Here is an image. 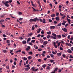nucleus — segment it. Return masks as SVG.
<instances>
[{"label":"nucleus","mask_w":73,"mask_h":73,"mask_svg":"<svg viewBox=\"0 0 73 73\" xmlns=\"http://www.w3.org/2000/svg\"><path fill=\"white\" fill-rule=\"evenodd\" d=\"M39 21V19H38L37 17L35 18L34 19H31L29 21L30 22H33L35 21L36 22V21Z\"/></svg>","instance_id":"f257e3e1"},{"label":"nucleus","mask_w":73,"mask_h":73,"mask_svg":"<svg viewBox=\"0 0 73 73\" xmlns=\"http://www.w3.org/2000/svg\"><path fill=\"white\" fill-rule=\"evenodd\" d=\"M9 3V1H6L5 3H3L7 7H9V5L8 4V3Z\"/></svg>","instance_id":"f03ea898"},{"label":"nucleus","mask_w":73,"mask_h":73,"mask_svg":"<svg viewBox=\"0 0 73 73\" xmlns=\"http://www.w3.org/2000/svg\"><path fill=\"white\" fill-rule=\"evenodd\" d=\"M62 30L64 31V32H67V29L66 28H65L64 29H62Z\"/></svg>","instance_id":"7ed1b4c3"},{"label":"nucleus","mask_w":73,"mask_h":73,"mask_svg":"<svg viewBox=\"0 0 73 73\" xmlns=\"http://www.w3.org/2000/svg\"><path fill=\"white\" fill-rule=\"evenodd\" d=\"M62 56L64 58H67V59H68V55L67 56H66V55H63Z\"/></svg>","instance_id":"20e7f679"},{"label":"nucleus","mask_w":73,"mask_h":73,"mask_svg":"<svg viewBox=\"0 0 73 73\" xmlns=\"http://www.w3.org/2000/svg\"><path fill=\"white\" fill-rule=\"evenodd\" d=\"M58 69V68H56L54 69V72H57Z\"/></svg>","instance_id":"39448f33"},{"label":"nucleus","mask_w":73,"mask_h":73,"mask_svg":"<svg viewBox=\"0 0 73 73\" xmlns=\"http://www.w3.org/2000/svg\"><path fill=\"white\" fill-rule=\"evenodd\" d=\"M31 40V38L30 37L27 40V43H29V41H30V40Z\"/></svg>","instance_id":"423d86ee"},{"label":"nucleus","mask_w":73,"mask_h":73,"mask_svg":"<svg viewBox=\"0 0 73 73\" xmlns=\"http://www.w3.org/2000/svg\"><path fill=\"white\" fill-rule=\"evenodd\" d=\"M68 52L69 53H72V51L70 50V49H69L67 50Z\"/></svg>","instance_id":"0eeeda50"},{"label":"nucleus","mask_w":73,"mask_h":73,"mask_svg":"<svg viewBox=\"0 0 73 73\" xmlns=\"http://www.w3.org/2000/svg\"><path fill=\"white\" fill-rule=\"evenodd\" d=\"M55 16H56V15L55 14H53L51 15V17H55Z\"/></svg>","instance_id":"6e6552de"},{"label":"nucleus","mask_w":73,"mask_h":73,"mask_svg":"<svg viewBox=\"0 0 73 73\" xmlns=\"http://www.w3.org/2000/svg\"><path fill=\"white\" fill-rule=\"evenodd\" d=\"M57 38L59 39H60L61 38V36L59 35H57Z\"/></svg>","instance_id":"1a4fd4ad"},{"label":"nucleus","mask_w":73,"mask_h":73,"mask_svg":"<svg viewBox=\"0 0 73 73\" xmlns=\"http://www.w3.org/2000/svg\"><path fill=\"white\" fill-rule=\"evenodd\" d=\"M30 69V67H28L27 68H25V69L27 71H28Z\"/></svg>","instance_id":"9d476101"},{"label":"nucleus","mask_w":73,"mask_h":73,"mask_svg":"<svg viewBox=\"0 0 73 73\" xmlns=\"http://www.w3.org/2000/svg\"><path fill=\"white\" fill-rule=\"evenodd\" d=\"M55 28V27L54 26H50V29H54Z\"/></svg>","instance_id":"9b49d317"},{"label":"nucleus","mask_w":73,"mask_h":73,"mask_svg":"<svg viewBox=\"0 0 73 73\" xmlns=\"http://www.w3.org/2000/svg\"><path fill=\"white\" fill-rule=\"evenodd\" d=\"M22 43L24 44H25L26 43V41L25 40H24L22 42Z\"/></svg>","instance_id":"f8f14e48"},{"label":"nucleus","mask_w":73,"mask_h":73,"mask_svg":"<svg viewBox=\"0 0 73 73\" xmlns=\"http://www.w3.org/2000/svg\"><path fill=\"white\" fill-rule=\"evenodd\" d=\"M47 43H48V42L47 41H45L44 42H43V44H44V45L47 44Z\"/></svg>","instance_id":"ddd939ff"},{"label":"nucleus","mask_w":73,"mask_h":73,"mask_svg":"<svg viewBox=\"0 0 73 73\" xmlns=\"http://www.w3.org/2000/svg\"><path fill=\"white\" fill-rule=\"evenodd\" d=\"M55 19L56 20L58 21H60V18L59 17H56L55 18Z\"/></svg>","instance_id":"4468645a"},{"label":"nucleus","mask_w":73,"mask_h":73,"mask_svg":"<svg viewBox=\"0 0 73 73\" xmlns=\"http://www.w3.org/2000/svg\"><path fill=\"white\" fill-rule=\"evenodd\" d=\"M33 35V33H31L30 34H29L28 36V37H29L30 36H31L32 35Z\"/></svg>","instance_id":"2eb2a0df"},{"label":"nucleus","mask_w":73,"mask_h":73,"mask_svg":"<svg viewBox=\"0 0 73 73\" xmlns=\"http://www.w3.org/2000/svg\"><path fill=\"white\" fill-rule=\"evenodd\" d=\"M34 48H35V49H37L38 48V47L37 46H36L35 45H34Z\"/></svg>","instance_id":"dca6fc26"},{"label":"nucleus","mask_w":73,"mask_h":73,"mask_svg":"<svg viewBox=\"0 0 73 73\" xmlns=\"http://www.w3.org/2000/svg\"><path fill=\"white\" fill-rule=\"evenodd\" d=\"M47 34L50 35L51 34V31H49L47 32Z\"/></svg>","instance_id":"f3484780"},{"label":"nucleus","mask_w":73,"mask_h":73,"mask_svg":"<svg viewBox=\"0 0 73 73\" xmlns=\"http://www.w3.org/2000/svg\"><path fill=\"white\" fill-rule=\"evenodd\" d=\"M41 30V29H38V30L37 31V33H39L40 32Z\"/></svg>","instance_id":"a211bd4d"},{"label":"nucleus","mask_w":73,"mask_h":73,"mask_svg":"<svg viewBox=\"0 0 73 73\" xmlns=\"http://www.w3.org/2000/svg\"><path fill=\"white\" fill-rule=\"evenodd\" d=\"M43 20H44V21H43V23H46L45 19H43Z\"/></svg>","instance_id":"6ab92c4d"},{"label":"nucleus","mask_w":73,"mask_h":73,"mask_svg":"<svg viewBox=\"0 0 73 73\" xmlns=\"http://www.w3.org/2000/svg\"><path fill=\"white\" fill-rule=\"evenodd\" d=\"M39 41H40V42H41V43L42 42L44 41L43 40L41 39H39Z\"/></svg>","instance_id":"aec40b11"},{"label":"nucleus","mask_w":73,"mask_h":73,"mask_svg":"<svg viewBox=\"0 0 73 73\" xmlns=\"http://www.w3.org/2000/svg\"><path fill=\"white\" fill-rule=\"evenodd\" d=\"M21 52V50H18L16 51V53H18V52Z\"/></svg>","instance_id":"412c9836"},{"label":"nucleus","mask_w":73,"mask_h":73,"mask_svg":"<svg viewBox=\"0 0 73 73\" xmlns=\"http://www.w3.org/2000/svg\"><path fill=\"white\" fill-rule=\"evenodd\" d=\"M46 67V64H44V65H42V67H43V68H44Z\"/></svg>","instance_id":"4be33fe9"},{"label":"nucleus","mask_w":73,"mask_h":73,"mask_svg":"<svg viewBox=\"0 0 73 73\" xmlns=\"http://www.w3.org/2000/svg\"><path fill=\"white\" fill-rule=\"evenodd\" d=\"M32 8L33 9V11L36 12V10L33 7H32Z\"/></svg>","instance_id":"5701e85b"},{"label":"nucleus","mask_w":73,"mask_h":73,"mask_svg":"<svg viewBox=\"0 0 73 73\" xmlns=\"http://www.w3.org/2000/svg\"><path fill=\"white\" fill-rule=\"evenodd\" d=\"M31 69L33 70V71H35V68L34 67H32V68H31Z\"/></svg>","instance_id":"b1692460"},{"label":"nucleus","mask_w":73,"mask_h":73,"mask_svg":"<svg viewBox=\"0 0 73 73\" xmlns=\"http://www.w3.org/2000/svg\"><path fill=\"white\" fill-rule=\"evenodd\" d=\"M61 23H60L59 24L57 25L58 27H59L60 26H61Z\"/></svg>","instance_id":"393cba45"},{"label":"nucleus","mask_w":73,"mask_h":73,"mask_svg":"<svg viewBox=\"0 0 73 73\" xmlns=\"http://www.w3.org/2000/svg\"><path fill=\"white\" fill-rule=\"evenodd\" d=\"M66 17V16L65 15H64V16H63V17H62V19H64V18H65V17Z\"/></svg>","instance_id":"a878e982"},{"label":"nucleus","mask_w":73,"mask_h":73,"mask_svg":"<svg viewBox=\"0 0 73 73\" xmlns=\"http://www.w3.org/2000/svg\"><path fill=\"white\" fill-rule=\"evenodd\" d=\"M54 61V60H50V62H51V63L53 62Z\"/></svg>","instance_id":"bb28decb"},{"label":"nucleus","mask_w":73,"mask_h":73,"mask_svg":"<svg viewBox=\"0 0 73 73\" xmlns=\"http://www.w3.org/2000/svg\"><path fill=\"white\" fill-rule=\"evenodd\" d=\"M73 36L72 35V36H71V38H70V40H73Z\"/></svg>","instance_id":"cd10ccee"},{"label":"nucleus","mask_w":73,"mask_h":73,"mask_svg":"<svg viewBox=\"0 0 73 73\" xmlns=\"http://www.w3.org/2000/svg\"><path fill=\"white\" fill-rule=\"evenodd\" d=\"M41 33H42V34H44V31L43 30L42 31V32H41Z\"/></svg>","instance_id":"c85d7f7f"},{"label":"nucleus","mask_w":73,"mask_h":73,"mask_svg":"<svg viewBox=\"0 0 73 73\" xmlns=\"http://www.w3.org/2000/svg\"><path fill=\"white\" fill-rule=\"evenodd\" d=\"M52 21L51 19L48 20V22L50 23H51Z\"/></svg>","instance_id":"c756f323"},{"label":"nucleus","mask_w":73,"mask_h":73,"mask_svg":"<svg viewBox=\"0 0 73 73\" xmlns=\"http://www.w3.org/2000/svg\"><path fill=\"white\" fill-rule=\"evenodd\" d=\"M56 16H58L59 15V13H56Z\"/></svg>","instance_id":"7c9ffc66"},{"label":"nucleus","mask_w":73,"mask_h":73,"mask_svg":"<svg viewBox=\"0 0 73 73\" xmlns=\"http://www.w3.org/2000/svg\"><path fill=\"white\" fill-rule=\"evenodd\" d=\"M35 41V40H33L31 41L32 42L34 43Z\"/></svg>","instance_id":"2f4dec72"},{"label":"nucleus","mask_w":73,"mask_h":73,"mask_svg":"<svg viewBox=\"0 0 73 73\" xmlns=\"http://www.w3.org/2000/svg\"><path fill=\"white\" fill-rule=\"evenodd\" d=\"M28 58L29 59V60H30V59H31V58H32V57L30 56H29L28 57Z\"/></svg>","instance_id":"473e14b6"},{"label":"nucleus","mask_w":73,"mask_h":73,"mask_svg":"<svg viewBox=\"0 0 73 73\" xmlns=\"http://www.w3.org/2000/svg\"><path fill=\"white\" fill-rule=\"evenodd\" d=\"M19 20L21 21V20H22L23 19V18H19Z\"/></svg>","instance_id":"72a5a7b5"},{"label":"nucleus","mask_w":73,"mask_h":73,"mask_svg":"<svg viewBox=\"0 0 73 73\" xmlns=\"http://www.w3.org/2000/svg\"><path fill=\"white\" fill-rule=\"evenodd\" d=\"M52 35L54 36H56V35L54 33H53L52 34Z\"/></svg>","instance_id":"f704fd0d"},{"label":"nucleus","mask_w":73,"mask_h":73,"mask_svg":"<svg viewBox=\"0 0 73 73\" xmlns=\"http://www.w3.org/2000/svg\"><path fill=\"white\" fill-rule=\"evenodd\" d=\"M50 69V67L49 66H47V68H46V69Z\"/></svg>","instance_id":"c9c22d12"},{"label":"nucleus","mask_w":73,"mask_h":73,"mask_svg":"<svg viewBox=\"0 0 73 73\" xmlns=\"http://www.w3.org/2000/svg\"><path fill=\"white\" fill-rule=\"evenodd\" d=\"M30 65L29 64H28V65H26L25 66L26 67H30Z\"/></svg>","instance_id":"e433bc0d"},{"label":"nucleus","mask_w":73,"mask_h":73,"mask_svg":"<svg viewBox=\"0 0 73 73\" xmlns=\"http://www.w3.org/2000/svg\"><path fill=\"white\" fill-rule=\"evenodd\" d=\"M29 54H33V52H29Z\"/></svg>","instance_id":"4c0bfd02"},{"label":"nucleus","mask_w":73,"mask_h":73,"mask_svg":"<svg viewBox=\"0 0 73 73\" xmlns=\"http://www.w3.org/2000/svg\"><path fill=\"white\" fill-rule=\"evenodd\" d=\"M60 15L61 16H64V14H62V13H60Z\"/></svg>","instance_id":"58836bf2"},{"label":"nucleus","mask_w":73,"mask_h":73,"mask_svg":"<svg viewBox=\"0 0 73 73\" xmlns=\"http://www.w3.org/2000/svg\"><path fill=\"white\" fill-rule=\"evenodd\" d=\"M69 25V24H66L65 25V27H67Z\"/></svg>","instance_id":"ea45409f"},{"label":"nucleus","mask_w":73,"mask_h":73,"mask_svg":"<svg viewBox=\"0 0 73 73\" xmlns=\"http://www.w3.org/2000/svg\"><path fill=\"white\" fill-rule=\"evenodd\" d=\"M22 14V13H21V12H19V15H21Z\"/></svg>","instance_id":"a19ab883"},{"label":"nucleus","mask_w":73,"mask_h":73,"mask_svg":"<svg viewBox=\"0 0 73 73\" xmlns=\"http://www.w3.org/2000/svg\"><path fill=\"white\" fill-rule=\"evenodd\" d=\"M24 60H27V58L24 57Z\"/></svg>","instance_id":"79ce46f5"},{"label":"nucleus","mask_w":73,"mask_h":73,"mask_svg":"<svg viewBox=\"0 0 73 73\" xmlns=\"http://www.w3.org/2000/svg\"><path fill=\"white\" fill-rule=\"evenodd\" d=\"M43 54H42V55H44V54H45L46 53V52L45 51H43Z\"/></svg>","instance_id":"37998d69"},{"label":"nucleus","mask_w":73,"mask_h":73,"mask_svg":"<svg viewBox=\"0 0 73 73\" xmlns=\"http://www.w3.org/2000/svg\"><path fill=\"white\" fill-rule=\"evenodd\" d=\"M61 43V42H60L59 43H58V46H59L60 45Z\"/></svg>","instance_id":"c03bdc74"},{"label":"nucleus","mask_w":73,"mask_h":73,"mask_svg":"<svg viewBox=\"0 0 73 73\" xmlns=\"http://www.w3.org/2000/svg\"><path fill=\"white\" fill-rule=\"evenodd\" d=\"M55 24H56V23H57V22H56V21H54L53 22Z\"/></svg>","instance_id":"a18cd8bd"},{"label":"nucleus","mask_w":73,"mask_h":73,"mask_svg":"<svg viewBox=\"0 0 73 73\" xmlns=\"http://www.w3.org/2000/svg\"><path fill=\"white\" fill-rule=\"evenodd\" d=\"M6 68L8 69H9V66H7L6 67Z\"/></svg>","instance_id":"49530a36"},{"label":"nucleus","mask_w":73,"mask_h":73,"mask_svg":"<svg viewBox=\"0 0 73 73\" xmlns=\"http://www.w3.org/2000/svg\"><path fill=\"white\" fill-rule=\"evenodd\" d=\"M31 29H32V30H34L35 29L34 27L33 26V27H32V28Z\"/></svg>","instance_id":"de8ad7c7"},{"label":"nucleus","mask_w":73,"mask_h":73,"mask_svg":"<svg viewBox=\"0 0 73 73\" xmlns=\"http://www.w3.org/2000/svg\"><path fill=\"white\" fill-rule=\"evenodd\" d=\"M38 61L39 62H41L42 60L40 59H38Z\"/></svg>","instance_id":"09e8293b"},{"label":"nucleus","mask_w":73,"mask_h":73,"mask_svg":"<svg viewBox=\"0 0 73 73\" xmlns=\"http://www.w3.org/2000/svg\"><path fill=\"white\" fill-rule=\"evenodd\" d=\"M3 52H4V53H7V50H3Z\"/></svg>","instance_id":"8fccbe9b"},{"label":"nucleus","mask_w":73,"mask_h":73,"mask_svg":"<svg viewBox=\"0 0 73 73\" xmlns=\"http://www.w3.org/2000/svg\"><path fill=\"white\" fill-rule=\"evenodd\" d=\"M42 49L41 48H39L38 49V51H42Z\"/></svg>","instance_id":"3c124183"},{"label":"nucleus","mask_w":73,"mask_h":73,"mask_svg":"<svg viewBox=\"0 0 73 73\" xmlns=\"http://www.w3.org/2000/svg\"><path fill=\"white\" fill-rule=\"evenodd\" d=\"M67 21L68 22H71V20L69 19H67Z\"/></svg>","instance_id":"603ef678"},{"label":"nucleus","mask_w":73,"mask_h":73,"mask_svg":"<svg viewBox=\"0 0 73 73\" xmlns=\"http://www.w3.org/2000/svg\"><path fill=\"white\" fill-rule=\"evenodd\" d=\"M56 36H54V37H53V38L54 39H56Z\"/></svg>","instance_id":"864d4df0"},{"label":"nucleus","mask_w":73,"mask_h":73,"mask_svg":"<svg viewBox=\"0 0 73 73\" xmlns=\"http://www.w3.org/2000/svg\"><path fill=\"white\" fill-rule=\"evenodd\" d=\"M50 36V35H48V36H47V38H49Z\"/></svg>","instance_id":"5fc2aeb1"},{"label":"nucleus","mask_w":73,"mask_h":73,"mask_svg":"<svg viewBox=\"0 0 73 73\" xmlns=\"http://www.w3.org/2000/svg\"><path fill=\"white\" fill-rule=\"evenodd\" d=\"M4 21V20H3V19H2L1 21H0V23H1V22H3Z\"/></svg>","instance_id":"6e6d98bb"},{"label":"nucleus","mask_w":73,"mask_h":73,"mask_svg":"<svg viewBox=\"0 0 73 73\" xmlns=\"http://www.w3.org/2000/svg\"><path fill=\"white\" fill-rule=\"evenodd\" d=\"M50 6L51 7H52V4L50 3Z\"/></svg>","instance_id":"4d7b16f0"},{"label":"nucleus","mask_w":73,"mask_h":73,"mask_svg":"<svg viewBox=\"0 0 73 73\" xmlns=\"http://www.w3.org/2000/svg\"><path fill=\"white\" fill-rule=\"evenodd\" d=\"M62 24L63 25H65V23H62Z\"/></svg>","instance_id":"13d9d810"},{"label":"nucleus","mask_w":73,"mask_h":73,"mask_svg":"<svg viewBox=\"0 0 73 73\" xmlns=\"http://www.w3.org/2000/svg\"><path fill=\"white\" fill-rule=\"evenodd\" d=\"M70 35H68V39H70Z\"/></svg>","instance_id":"bf43d9fd"},{"label":"nucleus","mask_w":73,"mask_h":73,"mask_svg":"<svg viewBox=\"0 0 73 73\" xmlns=\"http://www.w3.org/2000/svg\"><path fill=\"white\" fill-rule=\"evenodd\" d=\"M3 37H6L7 36L5 35L4 34L3 35Z\"/></svg>","instance_id":"052dcab7"},{"label":"nucleus","mask_w":73,"mask_h":73,"mask_svg":"<svg viewBox=\"0 0 73 73\" xmlns=\"http://www.w3.org/2000/svg\"><path fill=\"white\" fill-rule=\"evenodd\" d=\"M62 35V36L63 37H66V36L64 35Z\"/></svg>","instance_id":"680f3d73"},{"label":"nucleus","mask_w":73,"mask_h":73,"mask_svg":"<svg viewBox=\"0 0 73 73\" xmlns=\"http://www.w3.org/2000/svg\"><path fill=\"white\" fill-rule=\"evenodd\" d=\"M62 7V6L61 5H59V8L60 9H61Z\"/></svg>","instance_id":"e2e57ef3"},{"label":"nucleus","mask_w":73,"mask_h":73,"mask_svg":"<svg viewBox=\"0 0 73 73\" xmlns=\"http://www.w3.org/2000/svg\"><path fill=\"white\" fill-rule=\"evenodd\" d=\"M7 43H9L10 42V40H7Z\"/></svg>","instance_id":"0e129e2a"},{"label":"nucleus","mask_w":73,"mask_h":73,"mask_svg":"<svg viewBox=\"0 0 73 73\" xmlns=\"http://www.w3.org/2000/svg\"><path fill=\"white\" fill-rule=\"evenodd\" d=\"M46 37H43V39H44V40H45L46 39Z\"/></svg>","instance_id":"69168bd1"},{"label":"nucleus","mask_w":73,"mask_h":73,"mask_svg":"<svg viewBox=\"0 0 73 73\" xmlns=\"http://www.w3.org/2000/svg\"><path fill=\"white\" fill-rule=\"evenodd\" d=\"M61 53H57V55H61Z\"/></svg>","instance_id":"338daca9"},{"label":"nucleus","mask_w":73,"mask_h":73,"mask_svg":"<svg viewBox=\"0 0 73 73\" xmlns=\"http://www.w3.org/2000/svg\"><path fill=\"white\" fill-rule=\"evenodd\" d=\"M2 25V27H5V26L4 25Z\"/></svg>","instance_id":"774afa93"}]
</instances>
